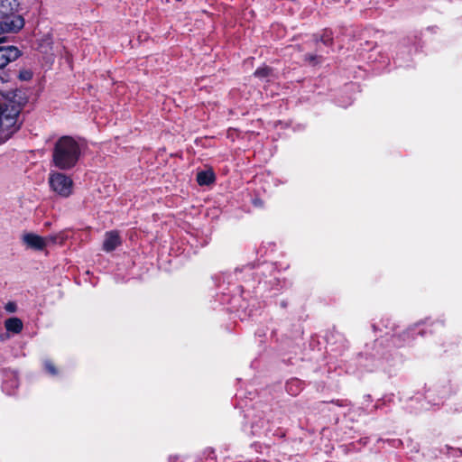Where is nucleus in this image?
Returning a JSON list of instances; mask_svg holds the SVG:
<instances>
[{"label":"nucleus","mask_w":462,"mask_h":462,"mask_svg":"<svg viewBox=\"0 0 462 462\" xmlns=\"http://www.w3.org/2000/svg\"><path fill=\"white\" fill-rule=\"evenodd\" d=\"M80 153V146L74 138L62 136L54 144L52 162L60 170H69L77 164Z\"/></svg>","instance_id":"obj_1"},{"label":"nucleus","mask_w":462,"mask_h":462,"mask_svg":"<svg viewBox=\"0 0 462 462\" xmlns=\"http://www.w3.org/2000/svg\"><path fill=\"white\" fill-rule=\"evenodd\" d=\"M18 6L17 0H0V34L14 32L23 27V18L14 14Z\"/></svg>","instance_id":"obj_2"},{"label":"nucleus","mask_w":462,"mask_h":462,"mask_svg":"<svg viewBox=\"0 0 462 462\" xmlns=\"http://www.w3.org/2000/svg\"><path fill=\"white\" fill-rule=\"evenodd\" d=\"M20 114V108L14 105L0 104V136L8 139L14 132L19 129L17 117Z\"/></svg>","instance_id":"obj_3"},{"label":"nucleus","mask_w":462,"mask_h":462,"mask_svg":"<svg viewBox=\"0 0 462 462\" xmlns=\"http://www.w3.org/2000/svg\"><path fill=\"white\" fill-rule=\"evenodd\" d=\"M53 191L62 197H69L72 191L71 179L60 172L51 173L49 180Z\"/></svg>","instance_id":"obj_4"},{"label":"nucleus","mask_w":462,"mask_h":462,"mask_svg":"<svg viewBox=\"0 0 462 462\" xmlns=\"http://www.w3.org/2000/svg\"><path fill=\"white\" fill-rule=\"evenodd\" d=\"M22 240L23 244L27 245V247L33 250H42L44 249L50 243L55 242L54 236H41L34 233H26L23 236Z\"/></svg>","instance_id":"obj_5"},{"label":"nucleus","mask_w":462,"mask_h":462,"mask_svg":"<svg viewBox=\"0 0 462 462\" xmlns=\"http://www.w3.org/2000/svg\"><path fill=\"white\" fill-rule=\"evenodd\" d=\"M20 51L14 46L0 47V69L20 56Z\"/></svg>","instance_id":"obj_6"},{"label":"nucleus","mask_w":462,"mask_h":462,"mask_svg":"<svg viewBox=\"0 0 462 462\" xmlns=\"http://www.w3.org/2000/svg\"><path fill=\"white\" fill-rule=\"evenodd\" d=\"M120 243L121 240L116 231L107 232L105 236L103 249L106 252H111L115 250Z\"/></svg>","instance_id":"obj_7"},{"label":"nucleus","mask_w":462,"mask_h":462,"mask_svg":"<svg viewBox=\"0 0 462 462\" xmlns=\"http://www.w3.org/2000/svg\"><path fill=\"white\" fill-rule=\"evenodd\" d=\"M215 180L214 172L210 170L202 171L197 174V181L200 186L209 185Z\"/></svg>","instance_id":"obj_8"},{"label":"nucleus","mask_w":462,"mask_h":462,"mask_svg":"<svg viewBox=\"0 0 462 462\" xmlns=\"http://www.w3.org/2000/svg\"><path fill=\"white\" fill-rule=\"evenodd\" d=\"M5 328L13 333H19L23 329V322L18 318H10L5 320Z\"/></svg>","instance_id":"obj_9"},{"label":"nucleus","mask_w":462,"mask_h":462,"mask_svg":"<svg viewBox=\"0 0 462 462\" xmlns=\"http://www.w3.org/2000/svg\"><path fill=\"white\" fill-rule=\"evenodd\" d=\"M272 70L268 67L259 68L255 70L254 76L259 79L267 78L271 74Z\"/></svg>","instance_id":"obj_10"},{"label":"nucleus","mask_w":462,"mask_h":462,"mask_svg":"<svg viewBox=\"0 0 462 462\" xmlns=\"http://www.w3.org/2000/svg\"><path fill=\"white\" fill-rule=\"evenodd\" d=\"M44 367H45V370L51 375H56L58 373L54 365L49 360L44 361Z\"/></svg>","instance_id":"obj_11"},{"label":"nucleus","mask_w":462,"mask_h":462,"mask_svg":"<svg viewBox=\"0 0 462 462\" xmlns=\"http://www.w3.org/2000/svg\"><path fill=\"white\" fill-rule=\"evenodd\" d=\"M32 78V72L29 69L21 70L19 73V79L22 80H30Z\"/></svg>","instance_id":"obj_12"},{"label":"nucleus","mask_w":462,"mask_h":462,"mask_svg":"<svg viewBox=\"0 0 462 462\" xmlns=\"http://www.w3.org/2000/svg\"><path fill=\"white\" fill-rule=\"evenodd\" d=\"M6 310H9V311H13L14 310V308L13 305L8 304L7 307H6Z\"/></svg>","instance_id":"obj_13"},{"label":"nucleus","mask_w":462,"mask_h":462,"mask_svg":"<svg viewBox=\"0 0 462 462\" xmlns=\"http://www.w3.org/2000/svg\"><path fill=\"white\" fill-rule=\"evenodd\" d=\"M315 59H316V57H314V56H309V60H310V61L314 60Z\"/></svg>","instance_id":"obj_14"}]
</instances>
